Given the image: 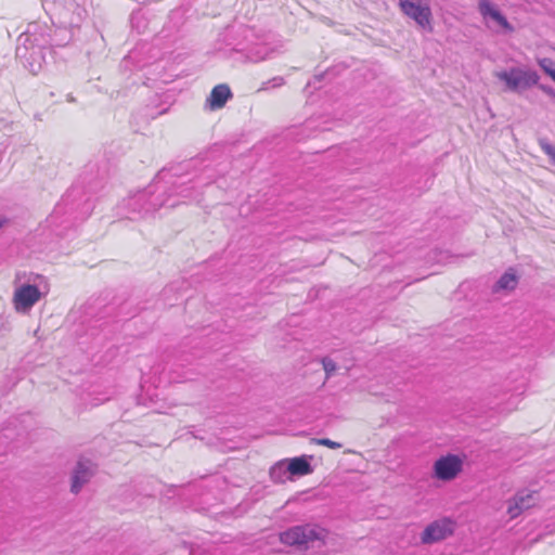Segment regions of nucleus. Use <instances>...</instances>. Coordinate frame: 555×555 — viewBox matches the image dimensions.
<instances>
[{
	"instance_id": "f257e3e1",
	"label": "nucleus",
	"mask_w": 555,
	"mask_h": 555,
	"mask_svg": "<svg viewBox=\"0 0 555 555\" xmlns=\"http://www.w3.org/2000/svg\"><path fill=\"white\" fill-rule=\"evenodd\" d=\"M14 282L11 304L17 314H29L33 308L50 292V283L47 276L30 272Z\"/></svg>"
},
{
	"instance_id": "f03ea898",
	"label": "nucleus",
	"mask_w": 555,
	"mask_h": 555,
	"mask_svg": "<svg viewBox=\"0 0 555 555\" xmlns=\"http://www.w3.org/2000/svg\"><path fill=\"white\" fill-rule=\"evenodd\" d=\"M330 532L315 524H304L293 526L279 535L281 543L287 546H295L299 550H307L315 542L326 544Z\"/></svg>"
},
{
	"instance_id": "7ed1b4c3",
	"label": "nucleus",
	"mask_w": 555,
	"mask_h": 555,
	"mask_svg": "<svg viewBox=\"0 0 555 555\" xmlns=\"http://www.w3.org/2000/svg\"><path fill=\"white\" fill-rule=\"evenodd\" d=\"M464 454L447 453L437 457L431 466V478L440 482L455 480L464 470Z\"/></svg>"
},
{
	"instance_id": "20e7f679",
	"label": "nucleus",
	"mask_w": 555,
	"mask_h": 555,
	"mask_svg": "<svg viewBox=\"0 0 555 555\" xmlns=\"http://www.w3.org/2000/svg\"><path fill=\"white\" fill-rule=\"evenodd\" d=\"M456 522L451 517H440L425 526L420 534L422 544L430 545L444 541L455 532Z\"/></svg>"
},
{
	"instance_id": "39448f33",
	"label": "nucleus",
	"mask_w": 555,
	"mask_h": 555,
	"mask_svg": "<svg viewBox=\"0 0 555 555\" xmlns=\"http://www.w3.org/2000/svg\"><path fill=\"white\" fill-rule=\"evenodd\" d=\"M535 503L534 491H519L507 503V514L513 519L518 517L524 511L529 509Z\"/></svg>"
},
{
	"instance_id": "423d86ee",
	"label": "nucleus",
	"mask_w": 555,
	"mask_h": 555,
	"mask_svg": "<svg viewBox=\"0 0 555 555\" xmlns=\"http://www.w3.org/2000/svg\"><path fill=\"white\" fill-rule=\"evenodd\" d=\"M93 475L92 465L89 462L79 461L72 475L70 491L77 494Z\"/></svg>"
},
{
	"instance_id": "0eeeda50",
	"label": "nucleus",
	"mask_w": 555,
	"mask_h": 555,
	"mask_svg": "<svg viewBox=\"0 0 555 555\" xmlns=\"http://www.w3.org/2000/svg\"><path fill=\"white\" fill-rule=\"evenodd\" d=\"M519 283V275L514 268H508L493 284V294H509L516 289Z\"/></svg>"
},
{
	"instance_id": "6e6552de",
	"label": "nucleus",
	"mask_w": 555,
	"mask_h": 555,
	"mask_svg": "<svg viewBox=\"0 0 555 555\" xmlns=\"http://www.w3.org/2000/svg\"><path fill=\"white\" fill-rule=\"evenodd\" d=\"M404 12L414 17L421 25L428 23V10L421 5L420 0H401Z\"/></svg>"
},
{
	"instance_id": "1a4fd4ad",
	"label": "nucleus",
	"mask_w": 555,
	"mask_h": 555,
	"mask_svg": "<svg viewBox=\"0 0 555 555\" xmlns=\"http://www.w3.org/2000/svg\"><path fill=\"white\" fill-rule=\"evenodd\" d=\"M288 474L292 476H305L312 473V467L306 456L286 460Z\"/></svg>"
},
{
	"instance_id": "9d476101",
	"label": "nucleus",
	"mask_w": 555,
	"mask_h": 555,
	"mask_svg": "<svg viewBox=\"0 0 555 555\" xmlns=\"http://www.w3.org/2000/svg\"><path fill=\"white\" fill-rule=\"evenodd\" d=\"M231 92L230 89L224 86L220 85L214 88L211 91L210 98H209V105L211 108H219L224 105L227 100L230 98Z\"/></svg>"
},
{
	"instance_id": "9b49d317",
	"label": "nucleus",
	"mask_w": 555,
	"mask_h": 555,
	"mask_svg": "<svg viewBox=\"0 0 555 555\" xmlns=\"http://www.w3.org/2000/svg\"><path fill=\"white\" fill-rule=\"evenodd\" d=\"M270 478L274 481V482H285L286 479H287V474H288V469H287V464H286V460H283V461H280L278 463H275L271 468H270Z\"/></svg>"
},
{
	"instance_id": "f8f14e48",
	"label": "nucleus",
	"mask_w": 555,
	"mask_h": 555,
	"mask_svg": "<svg viewBox=\"0 0 555 555\" xmlns=\"http://www.w3.org/2000/svg\"><path fill=\"white\" fill-rule=\"evenodd\" d=\"M322 366L326 374V378L331 377L337 370V365H336L335 361L332 360L331 358L322 359Z\"/></svg>"
},
{
	"instance_id": "ddd939ff",
	"label": "nucleus",
	"mask_w": 555,
	"mask_h": 555,
	"mask_svg": "<svg viewBox=\"0 0 555 555\" xmlns=\"http://www.w3.org/2000/svg\"><path fill=\"white\" fill-rule=\"evenodd\" d=\"M313 442L318 446H324L333 450L340 449L343 444L337 441H333L328 438H320V439H313Z\"/></svg>"
},
{
	"instance_id": "4468645a",
	"label": "nucleus",
	"mask_w": 555,
	"mask_h": 555,
	"mask_svg": "<svg viewBox=\"0 0 555 555\" xmlns=\"http://www.w3.org/2000/svg\"><path fill=\"white\" fill-rule=\"evenodd\" d=\"M543 69L555 80V63H553L551 60H542L540 62Z\"/></svg>"
},
{
	"instance_id": "2eb2a0df",
	"label": "nucleus",
	"mask_w": 555,
	"mask_h": 555,
	"mask_svg": "<svg viewBox=\"0 0 555 555\" xmlns=\"http://www.w3.org/2000/svg\"><path fill=\"white\" fill-rule=\"evenodd\" d=\"M8 222L5 218H0V229Z\"/></svg>"
}]
</instances>
